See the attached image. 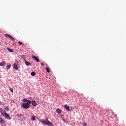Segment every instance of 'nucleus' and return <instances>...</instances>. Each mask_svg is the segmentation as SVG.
<instances>
[{
  "mask_svg": "<svg viewBox=\"0 0 126 126\" xmlns=\"http://www.w3.org/2000/svg\"><path fill=\"white\" fill-rule=\"evenodd\" d=\"M18 44H19V45H23V43H22V42H21V41H19Z\"/></svg>",
  "mask_w": 126,
  "mask_h": 126,
  "instance_id": "nucleus-25",
  "label": "nucleus"
},
{
  "mask_svg": "<svg viewBox=\"0 0 126 126\" xmlns=\"http://www.w3.org/2000/svg\"><path fill=\"white\" fill-rule=\"evenodd\" d=\"M5 37H8V38H9L12 41H14V38L11 36L10 34H8L7 33L5 34Z\"/></svg>",
  "mask_w": 126,
  "mask_h": 126,
  "instance_id": "nucleus-2",
  "label": "nucleus"
},
{
  "mask_svg": "<svg viewBox=\"0 0 126 126\" xmlns=\"http://www.w3.org/2000/svg\"><path fill=\"white\" fill-rule=\"evenodd\" d=\"M5 110L7 111V112H8V111H9V108H8V107L6 106L5 108Z\"/></svg>",
  "mask_w": 126,
  "mask_h": 126,
  "instance_id": "nucleus-22",
  "label": "nucleus"
},
{
  "mask_svg": "<svg viewBox=\"0 0 126 126\" xmlns=\"http://www.w3.org/2000/svg\"><path fill=\"white\" fill-rule=\"evenodd\" d=\"M0 112L1 113V115H2V116H3L6 114V112H5V110H4L2 108L0 109Z\"/></svg>",
  "mask_w": 126,
  "mask_h": 126,
  "instance_id": "nucleus-3",
  "label": "nucleus"
},
{
  "mask_svg": "<svg viewBox=\"0 0 126 126\" xmlns=\"http://www.w3.org/2000/svg\"><path fill=\"white\" fill-rule=\"evenodd\" d=\"M30 104L29 103H24L22 104L23 108H24V109H28L29 107H30Z\"/></svg>",
  "mask_w": 126,
  "mask_h": 126,
  "instance_id": "nucleus-1",
  "label": "nucleus"
},
{
  "mask_svg": "<svg viewBox=\"0 0 126 126\" xmlns=\"http://www.w3.org/2000/svg\"><path fill=\"white\" fill-rule=\"evenodd\" d=\"M9 89L11 92H13V88H9Z\"/></svg>",
  "mask_w": 126,
  "mask_h": 126,
  "instance_id": "nucleus-23",
  "label": "nucleus"
},
{
  "mask_svg": "<svg viewBox=\"0 0 126 126\" xmlns=\"http://www.w3.org/2000/svg\"><path fill=\"white\" fill-rule=\"evenodd\" d=\"M32 59H34L37 63H39L40 62V59H38V58H37V57L36 56H32Z\"/></svg>",
  "mask_w": 126,
  "mask_h": 126,
  "instance_id": "nucleus-5",
  "label": "nucleus"
},
{
  "mask_svg": "<svg viewBox=\"0 0 126 126\" xmlns=\"http://www.w3.org/2000/svg\"><path fill=\"white\" fill-rule=\"evenodd\" d=\"M13 67H14V68H15V69H17V70L18 69V66H17V64H16V63H14Z\"/></svg>",
  "mask_w": 126,
  "mask_h": 126,
  "instance_id": "nucleus-13",
  "label": "nucleus"
},
{
  "mask_svg": "<svg viewBox=\"0 0 126 126\" xmlns=\"http://www.w3.org/2000/svg\"><path fill=\"white\" fill-rule=\"evenodd\" d=\"M11 67V65L10 63H7L6 67V69H9Z\"/></svg>",
  "mask_w": 126,
  "mask_h": 126,
  "instance_id": "nucleus-12",
  "label": "nucleus"
},
{
  "mask_svg": "<svg viewBox=\"0 0 126 126\" xmlns=\"http://www.w3.org/2000/svg\"><path fill=\"white\" fill-rule=\"evenodd\" d=\"M46 70L47 72H48V73L51 72V70H50V68H49V67H47L46 68Z\"/></svg>",
  "mask_w": 126,
  "mask_h": 126,
  "instance_id": "nucleus-16",
  "label": "nucleus"
},
{
  "mask_svg": "<svg viewBox=\"0 0 126 126\" xmlns=\"http://www.w3.org/2000/svg\"><path fill=\"white\" fill-rule=\"evenodd\" d=\"M25 61V63H26L27 66H28L29 65H31V63H28L27 61H26L25 59H24Z\"/></svg>",
  "mask_w": 126,
  "mask_h": 126,
  "instance_id": "nucleus-8",
  "label": "nucleus"
},
{
  "mask_svg": "<svg viewBox=\"0 0 126 126\" xmlns=\"http://www.w3.org/2000/svg\"><path fill=\"white\" fill-rule=\"evenodd\" d=\"M65 109H66V110H67V111H69V107L68 106H67V104H65L64 106Z\"/></svg>",
  "mask_w": 126,
  "mask_h": 126,
  "instance_id": "nucleus-14",
  "label": "nucleus"
},
{
  "mask_svg": "<svg viewBox=\"0 0 126 126\" xmlns=\"http://www.w3.org/2000/svg\"><path fill=\"white\" fill-rule=\"evenodd\" d=\"M6 64V63H5V61H3L0 63V66H3V65H5Z\"/></svg>",
  "mask_w": 126,
  "mask_h": 126,
  "instance_id": "nucleus-10",
  "label": "nucleus"
},
{
  "mask_svg": "<svg viewBox=\"0 0 126 126\" xmlns=\"http://www.w3.org/2000/svg\"><path fill=\"white\" fill-rule=\"evenodd\" d=\"M23 101L24 102H27V103H31V100H28L27 98L23 99Z\"/></svg>",
  "mask_w": 126,
  "mask_h": 126,
  "instance_id": "nucleus-9",
  "label": "nucleus"
},
{
  "mask_svg": "<svg viewBox=\"0 0 126 126\" xmlns=\"http://www.w3.org/2000/svg\"><path fill=\"white\" fill-rule=\"evenodd\" d=\"M56 112H57V113H58V114H62V110H61V109H57V110H56Z\"/></svg>",
  "mask_w": 126,
  "mask_h": 126,
  "instance_id": "nucleus-15",
  "label": "nucleus"
},
{
  "mask_svg": "<svg viewBox=\"0 0 126 126\" xmlns=\"http://www.w3.org/2000/svg\"><path fill=\"white\" fill-rule=\"evenodd\" d=\"M31 75H32V76H35V75H36L35 72H32Z\"/></svg>",
  "mask_w": 126,
  "mask_h": 126,
  "instance_id": "nucleus-21",
  "label": "nucleus"
},
{
  "mask_svg": "<svg viewBox=\"0 0 126 126\" xmlns=\"http://www.w3.org/2000/svg\"><path fill=\"white\" fill-rule=\"evenodd\" d=\"M46 125V126H53V123H52V122L49 121V120H47Z\"/></svg>",
  "mask_w": 126,
  "mask_h": 126,
  "instance_id": "nucleus-7",
  "label": "nucleus"
},
{
  "mask_svg": "<svg viewBox=\"0 0 126 126\" xmlns=\"http://www.w3.org/2000/svg\"><path fill=\"white\" fill-rule=\"evenodd\" d=\"M23 117V115L22 114H17V117L19 119V118H21Z\"/></svg>",
  "mask_w": 126,
  "mask_h": 126,
  "instance_id": "nucleus-18",
  "label": "nucleus"
},
{
  "mask_svg": "<svg viewBox=\"0 0 126 126\" xmlns=\"http://www.w3.org/2000/svg\"><path fill=\"white\" fill-rule=\"evenodd\" d=\"M4 117L5 119H7V120H11V117H10V116H9L7 113H6Z\"/></svg>",
  "mask_w": 126,
  "mask_h": 126,
  "instance_id": "nucleus-4",
  "label": "nucleus"
},
{
  "mask_svg": "<svg viewBox=\"0 0 126 126\" xmlns=\"http://www.w3.org/2000/svg\"><path fill=\"white\" fill-rule=\"evenodd\" d=\"M82 125H83V126H87V123H83Z\"/></svg>",
  "mask_w": 126,
  "mask_h": 126,
  "instance_id": "nucleus-24",
  "label": "nucleus"
},
{
  "mask_svg": "<svg viewBox=\"0 0 126 126\" xmlns=\"http://www.w3.org/2000/svg\"><path fill=\"white\" fill-rule=\"evenodd\" d=\"M31 120H32V121H35V120H36V118H35L34 116H32V118H31Z\"/></svg>",
  "mask_w": 126,
  "mask_h": 126,
  "instance_id": "nucleus-20",
  "label": "nucleus"
},
{
  "mask_svg": "<svg viewBox=\"0 0 126 126\" xmlns=\"http://www.w3.org/2000/svg\"><path fill=\"white\" fill-rule=\"evenodd\" d=\"M0 124H3L4 123L3 119H2L1 118H0Z\"/></svg>",
  "mask_w": 126,
  "mask_h": 126,
  "instance_id": "nucleus-17",
  "label": "nucleus"
},
{
  "mask_svg": "<svg viewBox=\"0 0 126 126\" xmlns=\"http://www.w3.org/2000/svg\"><path fill=\"white\" fill-rule=\"evenodd\" d=\"M7 50L9 52H10V53H12V52H13V50L9 48H8Z\"/></svg>",
  "mask_w": 126,
  "mask_h": 126,
  "instance_id": "nucleus-19",
  "label": "nucleus"
},
{
  "mask_svg": "<svg viewBox=\"0 0 126 126\" xmlns=\"http://www.w3.org/2000/svg\"><path fill=\"white\" fill-rule=\"evenodd\" d=\"M47 121L48 120H40V123H41V124L46 125L47 124Z\"/></svg>",
  "mask_w": 126,
  "mask_h": 126,
  "instance_id": "nucleus-6",
  "label": "nucleus"
},
{
  "mask_svg": "<svg viewBox=\"0 0 126 126\" xmlns=\"http://www.w3.org/2000/svg\"><path fill=\"white\" fill-rule=\"evenodd\" d=\"M41 64L42 66H44V65H45V64L43 63H42Z\"/></svg>",
  "mask_w": 126,
  "mask_h": 126,
  "instance_id": "nucleus-26",
  "label": "nucleus"
},
{
  "mask_svg": "<svg viewBox=\"0 0 126 126\" xmlns=\"http://www.w3.org/2000/svg\"><path fill=\"white\" fill-rule=\"evenodd\" d=\"M31 103L32 105V106H37V102L35 100H33L32 101H31Z\"/></svg>",
  "mask_w": 126,
  "mask_h": 126,
  "instance_id": "nucleus-11",
  "label": "nucleus"
}]
</instances>
